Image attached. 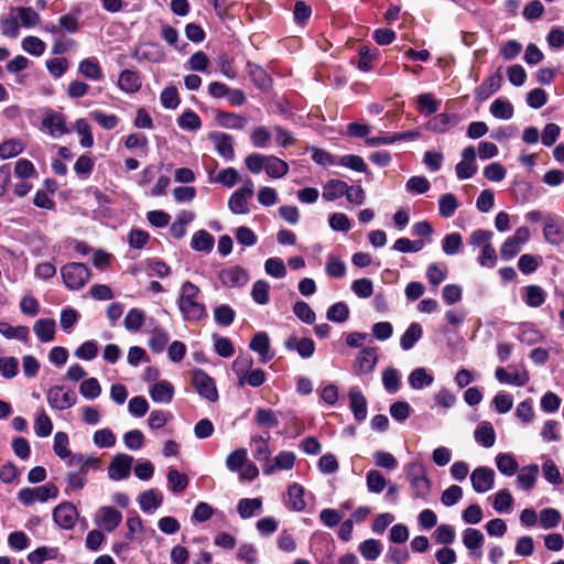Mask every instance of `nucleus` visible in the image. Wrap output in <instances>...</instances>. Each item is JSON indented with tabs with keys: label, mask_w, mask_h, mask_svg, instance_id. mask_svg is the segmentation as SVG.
Returning <instances> with one entry per match:
<instances>
[{
	"label": "nucleus",
	"mask_w": 564,
	"mask_h": 564,
	"mask_svg": "<svg viewBox=\"0 0 564 564\" xmlns=\"http://www.w3.org/2000/svg\"><path fill=\"white\" fill-rule=\"evenodd\" d=\"M56 323L52 318H41L34 323L33 330L42 343H48L54 339Z\"/></svg>",
	"instance_id": "obj_27"
},
{
	"label": "nucleus",
	"mask_w": 564,
	"mask_h": 564,
	"mask_svg": "<svg viewBox=\"0 0 564 564\" xmlns=\"http://www.w3.org/2000/svg\"><path fill=\"white\" fill-rule=\"evenodd\" d=\"M209 139L213 141L214 147L219 155L226 160L234 158L232 139L226 133L214 132L209 134Z\"/></svg>",
	"instance_id": "obj_24"
},
{
	"label": "nucleus",
	"mask_w": 564,
	"mask_h": 564,
	"mask_svg": "<svg viewBox=\"0 0 564 564\" xmlns=\"http://www.w3.org/2000/svg\"><path fill=\"white\" fill-rule=\"evenodd\" d=\"M358 551L365 560L375 561L380 556L382 546L378 540L368 539L359 544Z\"/></svg>",
	"instance_id": "obj_46"
},
{
	"label": "nucleus",
	"mask_w": 564,
	"mask_h": 564,
	"mask_svg": "<svg viewBox=\"0 0 564 564\" xmlns=\"http://www.w3.org/2000/svg\"><path fill=\"white\" fill-rule=\"evenodd\" d=\"M441 106V101L435 99L430 93H423L417 96V107L421 113H435Z\"/></svg>",
	"instance_id": "obj_54"
},
{
	"label": "nucleus",
	"mask_w": 564,
	"mask_h": 564,
	"mask_svg": "<svg viewBox=\"0 0 564 564\" xmlns=\"http://www.w3.org/2000/svg\"><path fill=\"white\" fill-rule=\"evenodd\" d=\"M378 355L375 348L362 349L355 359L354 368L358 375L371 373L377 365Z\"/></svg>",
	"instance_id": "obj_18"
},
{
	"label": "nucleus",
	"mask_w": 564,
	"mask_h": 564,
	"mask_svg": "<svg viewBox=\"0 0 564 564\" xmlns=\"http://www.w3.org/2000/svg\"><path fill=\"white\" fill-rule=\"evenodd\" d=\"M46 401L53 410L64 411L76 404L77 394L64 386H53L46 392Z\"/></svg>",
	"instance_id": "obj_4"
},
{
	"label": "nucleus",
	"mask_w": 564,
	"mask_h": 564,
	"mask_svg": "<svg viewBox=\"0 0 564 564\" xmlns=\"http://www.w3.org/2000/svg\"><path fill=\"white\" fill-rule=\"evenodd\" d=\"M337 163L356 172H366L367 164L364 159L355 154H346L338 158Z\"/></svg>",
	"instance_id": "obj_59"
},
{
	"label": "nucleus",
	"mask_w": 564,
	"mask_h": 564,
	"mask_svg": "<svg viewBox=\"0 0 564 564\" xmlns=\"http://www.w3.org/2000/svg\"><path fill=\"white\" fill-rule=\"evenodd\" d=\"M495 460L498 470L506 476L514 475L519 468V465L514 457L508 453L498 454Z\"/></svg>",
	"instance_id": "obj_42"
},
{
	"label": "nucleus",
	"mask_w": 564,
	"mask_h": 564,
	"mask_svg": "<svg viewBox=\"0 0 564 564\" xmlns=\"http://www.w3.org/2000/svg\"><path fill=\"white\" fill-rule=\"evenodd\" d=\"M490 113L495 118L508 120L513 116V107L508 100L497 98L490 105Z\"/></svg>",
	"instance_id": "obj_45"
},
{
	"label": "nucleus",
	"mask_w": 564,
	"mask_h": 564,
	"mask_svg": "<svg viewBox=\"0 0 564 564\" xmlns=\"http://www.w3.org/2000/svg\"><path fill=\"white\" fill-rule=\"evenodd\" d=\"M264 271L267 274L276 279H281L286 275V267L280 258H269L264 262Z\"/></svg>",
	"instance_id": "obj_63"
},
{
	"label": "nucleus",
	"mask_w": 564,
	"mask_h": 564,
	"mask_svg": "<svg viewBox=\"0 0 564 564\" xmlns=\"http://www.w3.org/2000/svg\"><path fill=\"white\" fill-rule=\"evenodd\" d=\"M531 232L529 228L522 226L517 228L513 236L509 237L500 248V256L503 260L513 259L530 240Z\"/></svg>",
	"instance_id": "obj_7"
},
{
	"label": "nucleus",
	"mask_w": 564,
	"mask_h": 564,
	"mask_svg": "<svg viewBox=\"0 0 564 564\" xmlns=\"http://www.w3.org/2000/svg\"><path fill=\"white\" fill-rule=\"evenodd\" d=\"M459 204L456 196L452 193L443 194L438 199V212L440 215L444 218H451Z\"/></svg>",
	"instance_id": "obj_44"
},
{
	"label": "nucleus",
	"mask_w": 564,
	"mask_h": 564,
	"mask_svg": "<svg viewBox=\"0 0 564 564\" xmlns=\"http://www.w3.org/2000/svg\"><path fill=\"white\" fill-rule=\"evenodd\" d=\"M20 21L15 13L10 11L9 14L0 18L1 34L7 37L15 39L20 33Z\"/></svg>",
	"instance_id": "obj_35"
},
{
	"label": "nucleus",
	"mask_w": 564,
	"mask_h": 564,
	"mask_svg": "<svg viewBox=\"0 0 564 564\" xmlns=\"http://www.w3.org/2000/svg\"><path fill=\"white\" fill-rule=\"evenodd\" d=\"M133 457L127 454H117L108 467V476L112 480H122L129 477Z\"/></svg>",
	"instance_id": "obj_14"
},
{
	"label": "nucleus",
	"mask_w": 564,
	"mask_h": 564,
	"mask_svg": "<svg viewBox=\"0 0 564 564\" xmlns=\"http://www.w3.org/2000/svg\"><path fill=\"white\" fill-rule=\"evenodd\" d=\"M53 431V423L44 410L36 413L34 421V432L39 437H46Z\"/></svg>",
	"instance_id": "obj_50"
},
{
	"label": "nucleus",
	"mask_w": 564,
	"mask_h": 564,
	"mask_svg": "<svg viewBox=\"0 0 564 564\" xmlns=\"http://www.w3.org/2000/svg\"><path fill=\"white\" fill-rule=\"evenodd\" d=\"M247 462V451L238 448L231 452L226 458V466L231 471H239Z\"/></svg>",
	"instance_id": "obj_61"
},
{
	"label": "nucleus",
	"mask_w": 564,
	"mask_h": 564,
	"mask_svg": "<svg viewBox=\"0 0 564 564\" xmlns=\"http://www.w3.org/2000/svg\"><path fill=\"white\" fill-rule=\"evenodd\" d=\"M67 464L72 467L78 468L77 471H88L89 467L98 466L100 460L93 456H84L82 454L69 455Z\"/></svg>",
	"instance_id": "obj_53"
},
{
	"label": "nucleus",
	"mask_w": 564,
	"mask_h": 564,
	"mask_svg": "<svg viewBox=\"0 0 564 564\" xmlns=\"http://www.w3.org/2000/svg\"><path fill=\"white\" fill-rule=\"evenodd\" d=\"M285 347L290 350H296L302 358H310L315 351V344L311 338H299L290 336L285 341Z\"/></svg>",
	"instance_id": "obj_25"
},
{
	"label": "nucleus",
	"mask_w": 564,
	"mask_h": 564,
	"mask_svg": "<svg viewBox=\"0 0 564 564\" xmlns=\"http://www.w3.org/2000/svg\"><path fill=\"white\" fill-rule=\"evenodd\" d=\"M382 384L390 393L399 391L401 386L399 371L391 367L384 369L382 372Z\"/></svg>",
	"instance_id": "obj_57"
},
{
	"label": "nucleus",
	"mask_w": 564,
	"mask_h": 564,
	"mask_svg": "<svg viewBox=\"0 0 564 564\" xmlns=\"http://www.w3.org/2000/svg\"><path fill=\"white\" fill-rule=\"evenodd\" d=\"M41 130L54 139H58L68 132L64 116L53 110L45 111Z\"/></svg>",
	"instance_id": "obj_10"
},
{
	"label": "nucleus",
	"mask_w": 564,
	"mask_h": 564,
	"mask_svg": "<svg viewBox=\"0 0 564 564\" xmlns=\"http://www.w3.org/2000/svg\"><path fill=\"white\" fill-rule=\"evenodd\" d=\"M539 470L540 468L536 464L522 467L517 477L519 486L525 491H531L535 487Z\"/></svg>",
	"instance_id": "obj_26"
},
{
	"label": "nucleus",
	"mask_w": 564,
	"mask_h": 564,
	"mask_svg": "<svg viewBox=\"0 0 564 564\" xmlns=\"http://www.w3.org/2000/svg\"><path fill=\"white\" fill-rule=\"evenodd\" d=\"M268 438L263 436H257L252 438V447L254 458L261 463L263 466H267V462H270L271 452L269 449Z\"/></svg>",
	"instance_id": "obj_47"
},
{
	"label": "nucleus",
	"mask_w": 564,
	"mask_h": 564,
	"mask_svg": "<svg viewBox=\"0 0 564 564\" xmlns=\"http://www.w3.org/2000/svg\"><path fill=\"white\" fill-rule=\"evenodd\" d=\"M144 322V313L139 308H131L123 321L126 329L129 332H137L141 328Z\"/></svg>",
	"instance_id": "obj_60"
},
{
	"label": "nucleus",
	"mask_w": 564,
	"mask_h": 564,
	"mask_svg": "<svg viewBox=\"0 0 564 564\" xmlns=\"http://www.w3.org/2000/svg\"><path fill=\"white\" fill-rule=\"evenodd\" d=\"M94 521L96 525L105 531L112 532L121 523L122 514L113 507L105 506L97 510Z\"/></svg>",
	"instance_id": "obj_11"
},
{
	"label": "nucleus",
	"mask_w": 564,
	"mask_h": 564,
	"mask_svg": "<svg viewBox=\"0 0 564 564\" xmlns=\"http://www.w3.org/2000/svg\"><path fill=\"white\" fill-rule=\"evenodd\" d=\"M53 518L59 528L70 530L76 524L78 511L72 502H62L55 507Z\"/></svg>",
	"instance_id": "obj_12"
},
{
	"label": "nucleus",
	"mask_w": 564,
	"mask_h": 564,
	"mask_svg": "<svg viewBox=\"0 0 564 564\" xmlns=\"http://www.w3.org/2000/svg\"><path fill=\"white\" fill-rule=\"evenodd\" d=\"M411 488L417 498H426L431 491V480L427 478L425 466L420 462H412L405 467Z\"/></svg>",
	"instance_id": "obj_2"
},
{
	"label": "nucleus",
	"mask_w": 564,
	"mask_h": 564,
	"mask_svg": "<svg viewBox=\"0 0 564 564\" xmlns=\"http://www.w3.org/2000/svg\"><path fill=\"white\" fill-rule=\"evenodd\" d=\"M25 149L23 140L18 138L6 139L0 143V159L8 160L18 156Z\"/></svg>",
	"instance_id": "obj_28"
},
{
	"label": "nucleus",
	"mask_w": 564,
	"mask_h": 564,
	"mask_svg": "<svg viewBox=\"0 0 564 564\" xmlns=\"http://www.w3.org/2000/svg\"><path fill=\"white\" fill-rule=\"evenodd\" d=\"M462 246L463 238L458 232H452L445 236L442 241V249L448 256L456 254L462 248Z\"/></svg>",
	"instance_id": "obj_62"
},
{
	"label": "nucleus",
	"mask_w": 564,
	"mask_h": 564,
	"mask_svg": "<svg viewBox=\"0 0 564 564\" xmlns=\"http://www.w3.org/2000/svg\"><path fill=\"white\" fill-rule=\"evenodd\" d=\"M192 383L202 398L210 402H215L218 399L216 384L213 378H210L205 371L194 370L192 375Z\"/></svg>",
	"instance_id": "obj_9"
},
{
	"label": "nucleus",
	"mask_w": 564,
	"mask_h": 564,
	"mask_svg": "<svg viewBox=\"0 0 564 564\" xmlns=\"http://www.w3.org/2000/svg\"><path fill=\"white\" fill-rule=\"evenodd\" d=\"M294 462L295 455L292 452H281L273 462H267V466H263V473L272 475L278 470H290L293 468Z\"/></svg>",
	"instance_id": "obj_20"
},
{
	"label": "nucleus",
	"mask_w": 564,
	"mask_h": 564,
	"mask_svg": "<svg viewBox=\"0 0 564 564\" xmlns=\"http://www.w3.org/2000/svg\"><path fill=\"white\" fill-rule=\"evenodd\" d=\"M409 384L414 390H421L425 387H430L434 378L423 367L415 368L408 377Z\"/></svg>",
	"instance_id": "obj_33"
},
{
	"label": "nucleus",
	"mask_w": 564,
	"mask_h": 564,
	"mask_svg": "<svg viewBox=\"0 0 564 564\" xmlns=\"http://www.w3.org/2000/svg\"><path fill=\"white\" fill-rule=\"evenodd\" d=\"M349 408L354 414V417L361 422L367 417V400L361 391L357 388H352L349 391Z\"/></svg>",
	"instance_id": "obj_23"
},
{
	"label": "nucleus",
	"mask_w": 564,
	"mask_h": 564,
	"mask_svg": "<svg viewBox=\"0 0 564 564\" xmlns=\"http://www.w3.org/2000/svg\"><path fill=\"white\" fill-rule=\"evenodd\" d=\"M58 496V489L53 484H46L35 488H22L18 492L19 501L24 506H31L36 501L45 502Z\"/></svg>",
	"instance_id": "obj_5"
},
{
	"label": "nucleus",
	"mask_w": 564,
	"mask_h": 564,
	"mask_svg": "<svg viewBox=\"0 0 564 564\" xmlns=\"http://www.w3.org/2000/svg\"><path fill=\"white\" fill-rule=\"evenodd\" d=\"M459 118L455 113L443 112L433 117L427 123L426 129L436 133H445L456 127Z\"/></svg>",
	"instance_id": "obj_19"
},
{
	"label": "nucleus",
	"mask_w": 564,
	"mask_h": 564,
	"mask_svg": "<svg viewBox=\"0 0 564 564\" xmlns=\"http://www.w3.org/2000/svg\"><path fill=\"white\" fill-rule=\"evenodd\" d=\"M200 290L189 281L181 286L178 308L188 322H197L206 317V307L199 300Z\"/></svg>",
	"instance_id": "obj_1"
},
{
	"label": "nucleus",
	"mask_w": 564,
	"mask_h": 564,
	"mask_svg": "<svg viewBox=\"0 0 564 564\" xmlns=\"http://www.w3.org/2000/svg\"><path fill=\"white\" fill-rule=\"evenodd\" d=\"M149 393L156 403H170L174 398V387L171 382L162 380L151 386Z\"/></svg>",
	"instance_id": "obj_22"
},
{
	"label": "nucleus",
	"mask_w": 564,
	"mask_h": 564,
	"mask_svg": "<svg viewBox=\"0 0 564 564\" xmlns=\"http://www.w3.org/2000/svg\"><path fill=\"white\" fill-rule=\"evenodd\" d=\"M484 534L477 529L468 528L463 532V543L465 547L471 553L477 551L480 552L484 545ZM480 554L481 553H479L478 556H480Z\"/></svg>",
	"instance_id": "obj_30"
},
{
	"label": "nucleus",
	"mask_w": 564,
	"mask_h": 564,
	"mask_svg": "<svg viewBox=\"0 0 564 564\" xmlns=\"http://www.w3.org/2000/svg\"><path fill=\"white\" fill-rule=\"evenodd\" d=\"M265 172L272 178H281L289 172V164L273 155L267 156Z\"/></svg>",
	"instance_id": "obj_39"
},
{
	"label": "nucleus",
	"mask_w": 564,
	"mask_h": 564,
	"mask_svg": "<svg viewBox=\"0 0 564 564\" xmlns=\"http://www.w3.org/2000/svg\"><path fill=\"white\" fill-rule=\"evenodd\" d=\"M352 292L360 299H368L373 294V283L370 279L361 278L351 283Z\"/></svg>",
	"instance_id": "obj_64"
},
{
	"label": "nucleus",
	"mask_w": 564,
	"mask_h": 564,
	"mask_svg": "<svg viewBox=\"0 0 564 564\" xmlns=\"http://www.w3.org/2000/svg\"><path fill=\"white\" fill-rule=\"evenodd\" d=\"M254 193V185L251 180H247L228 199V208L232 214L246 215L250 212L249 200Z\"/></svg>",
	"instance_id": "obj_6"
},
{
	"label": "nucleus",
	"mask_w": 564,
	"mask_h": 564,
	"mask_svg": "<svg viewBox=\"0 0 564 564\" xmlns=\"http://www.w3.org/2000/svg\"><path fill=\"white\" fill-rule=\"evenodd\" d=\"M133 55L139 61L160 63L164 59L163 47L158 43H142L134 48Z\"/></svg>",
	"instance_id": "obj_17"
},
{
	"label": "nucleus",
	"mask_w": 564,
	"mask_h": 564,
	"mask_svg": "<svg viewBox=\"0 0 564 564\" xmlns=\"http://www.w3.org/2000/svg\"><path fill=\"white\" fill-rule=\"evenodd\" d=\"M423 335L422 326L419 323H412L401 336L400 345L403 350H410L421 339Z\"/></svg>",
	"instance_id": "obj_34"
},
{
	"label": "nucleus",
	"mask_w": 564,
	"mask_h": 564,
	"mask_svg": "<svg viewBox=\"0 0 564 564\" xmlns=\"http://www.w3.org/2000/svg\"><path fill=\"white\" fill-rule=\"evenodd\" d=\"M262 508V500L260 498H245L237 505V510L242 519L251 518L256 511Z\"/></svg>",
	"instance_id": "obj_48"
},
{
	"label": "nucleus",
	"mask_w": 564,
	"mask_h": 564,
	"mask_svg": "<svg viewBox=\"0 0 564 564\" xmlns=\"http://www.w3.org/2000/svg\"><path fill=\"white\" fill-rule=\"evenodd\" d=\"M170 340L169 334L160 328L155 327L151 332V338L149 340V346L154 352H161L164 350L165 346Z\"/></svg>",
	"instance_id": "obj_56"
},
{
	"label": "nucleus",
	"mask_w": 564,
	"mask_h": 564,
	"mask_svg": "<svg viewBox=\"0 0 564 564\" xmlns=\"http://www.w3.org/2000/svg\"><path fill=\"white\" fill-rule=\"evenodd\" d=\"M118 85L126 93H135L141 87V80L135 72L126 69L120 74Z\"/></svg>",
	"instance_id": "obj_40"
},
{
	"label": "nucleus",
	"mask_w": 564,
	"mask_h": 564,
	"mask_svg": "<svg viewBox=\"0 0 564 564\" xmlns=\"http://www.w3.org/2000/svg\"><path fill=\"white\" fill-rule=\"evenodd\" d=\"M495 471L486 466L477 467L470 475L473 489L478 494L488 492L495 485Z\"/></svg>",
	"instance_id": "obj_13"
},
{
	"label": "nucleus",
	"mask_w": 564,
	"mask_h": 564,
	"mask_svg": "<svg viewBox=\"0 0 564 564\" xmlns=\"http://www.w3.org/2000/svg\"><path fill=\"white\" fill-rule=\"evenodd\" d=\"M270 284L264 280H258L253 283L251 289V297L259 305L269 303Z\"/></svg>",
	"instance_id": "obj_55"
},
{
	"label": "nucleus",
	"mask_w": 564,
	"mask_h": 564,
	"mask_svg": "<svg viewBox=\"0 0 564 564\" xmlns=\"http://www.w3.org/2000/svg\"><path fill=\"white\" fill-rule=\"evenodd\" d=\"M215 120L218 126L226 129L241 130L246 127L247 123V119L245 117L226 111L217 112Z\"/></svg>",
	"instance_id": "obj_29"
},
{
	"label": "nucleus",
	"mask_w": 564,
	"mask_h": 564,
	"mask_svg": "<svg viewBox=\"0 0 564 564\" xmlns=\"http://www.w3.org/2000/svg\"><path fill=\"white\" fill-rule=\"evenodd\" d=\"M477 171L476 151L469 145L462 152V161L456 165V175L460 180L470 178Z\"/></svg>",
	"instance_id": "obj_15"
},
{
	"label": "nucleus",
	"mask_w": 564,
	"mask_h": 564,
	"mask_svg": "<svg viewBox=\"0 0 564 564\" xmlns=\"http://www.w3.org/2000/svg\"><path fill=\"white\" fill-rule=\"evenodd\" d=\"M495 377L499 382L514 387H523L530 380L527 369L517 366H508V368L499 367L495 371Z\"/></svg>",
	"instance_id": "obj_8"
},
{
	"label": "nucleus",
	"mask_w": 564,
	"mask_h": 564,
	"mask_svg": "<svg viewBox=\"0 0 564 564\" xmlns=\"http://www.w3.org/2000/svg\"><path fill=\"white\" fill-rule=\"evenodd\" d=\"M475 440L484 447H491L496 442V433L489 422H481L475 430Z\"/></svg>",
	"instance_id": "obj_38"
},
{
	"label": "nucleus",
	"mask_w": 564,
	"mask_h": 564,
	"mask_svg": "<svg viewBox=\"0 0 564 564\" xmlns=\"http://www.w3.org/2000/svg\"><path fill=\"white\" fill-rule=\"evenodd\" d=\"M79 72L86 78L93 80H100L102 78V72L99 66V63L96 58H85L79 63Z\"/></svg>",
	"instance_id": "obj_43"
},
{
	"label": "nucleus",
	"mask_w": 564,
	"mask_h": 564,
	"mask_svg": "<svg viewBox=\"0 0 564 564\" xmlns=\"http://www.w3.org/2000/svg\"><path fill=\"white\" fill-rule=\"evenodd\" d=\"M61 274L65 285L69 290H79L90 279L89 269L85 264L78 262H72L64 265L61 269Z\"/></svg>",
	"instance_id": "obj_3"
},
{
	"label": "nucleus",
	"mask_w": 564,
	"mask_h": 564,
	"mask_svg": "<svg viewBox=\"0 0 564 564\" xmlns=\"http://www.w3.org/2000/svg\"><path fill=\"white\" fill-rule=\"evenodd\" d=\"M21 46L23 51L33 56H41L46 48L45 43L36 36H26L22 40Z\"/></svg>",
	"instance_id": "obj_58"
},
{
	"label": "nucleus",
	"mask_w": 564,
	"mask_h": 564,
	"mask_svg": "<svg viewBox=\"0 0 564 564\" xmlns=\"http://www.w3.org/2000/svg\"><path fill=\"white\" fill-rule=\"evenodd\" d=\"M219 280L225 286L240 288L248 283L249 275L240 267H230L220 271Z\"/></svg>",
	"instance_id": "obj_16"
},
{
	"label": "nucleus",
	"mask_w": 564,
	"mask_h": 564,
	"mask_svg": "<svg viewBox=\"0 0 564 564\" xmlns=\"http://www.w3.org/2000/svg\"><path fill=\"white\" fill-rule=\"evenodd\" d=\"M502 83V76L500 70L489 76L484 83L477 87L475 96L478 100L484 101L488 99L492 94L499 90Z\"/></svg>",
	"instance_id": "obj_21"
},
{
	"label": "nucleus",
	"mask_w": 564,
	"mask_h": 564,
	"mask_svg": "<svg viewBox=\"0 0 564 564\" xmlns=\"http://www.w3.org/2000/svg\"><path fill=\"white\" fill-rule=\"evenodd\" d=\"M251 367H252V359L249 357L239 356L234 360L231 368H232V371L238 377L239 386L242 387L246 384V376L250 371Z\"/></svg>",
	"instance_id": "obj_52"
},
{
	"label": "nucleus",
	"mask_w": 564,
	"mask_h": 564,
	"mask_svg": "<svg viewBox=\"0 0 564 564\" xmlns=\"http://www.w3.org/2000/svg\"><path fill=\"white\" fill-rule=\"evenodd\" d=\"M288 506L294 511H302L305 509L306 502L304 500V488L299 484H293L288 489Z\"/></svg>",
	"instance_id": "obj_41"
},
{
	"label": "nucleus",
	"mask_w": 564,
	"mask_h": 564,
	"mask_svg": "<svg viewBox=\"0 0 564 564\" xmlns=\"http://www.w3.org/2000/svg\"><path fill=\"white\" fill-rule=\"evenodd\" d=\"M250 349L259 352L262 356L263 361H265L268 358H270V356H269L270 339H269L268 334L264 332L257 333L250 343Z\"/></svg>",
	"instance_id": "obj_51"
},
{
	"label": "nucleus",
	"mask_w": 564,
	"mask_h": 564,
	"mask_svg": "<svg viewBox=\"0 0 564 564\" xmlns=\"http://www.w3.org/2000/svg\"><path fill=\"white\" fill-rule=\"evenodd\" d=\"M191 246L196 251L209 252L214 246V237L206 230L194 234Z\"/></svg>",
	"instance_id": "obj_49"
},
{
	"label": "nucleus",
	"mask_w": 564,
	"mask_h": 564,
	"mask_svg": "<svg viewBox=\"0 0 564 564\" xmlns=\"http://www.w3.org/2000/svg\"><path fill=\"white\" fill-rule=\"evenodd\" d=\"M12 13H15L20 24L24 28H33L39 24L41 18L40 14L33 8L17 7L11 9Z\"/></svg>",
	"instance_id": "obj_36"
},
{
	"label": "nucleus",
	"mask_w": 564,
	"mask_h": 564,
	"mask_svg": "<svg viewBox=\"0 0 564 564\" xmlns=\"http://www.w3.org/2000/svg\"><path fill=\"white\" fill-rule=\"evenodd\" d=\"M347 192V183L340 180L333 178L326 183L323 189V198L327 202H333L345 195Z\"/></svg>",
	"instance_id": "obj_37"
},
{
	"label": "nucleus",
	"mask_w": 564,
	"mask_h": 564,
	"mask_svg": "<svg viewBox=\"0 0 564 564\" xmlns=\"http://www.w3.org/2000/svg\"><path fill=\"white\" fill-rule=\"evenodd\" d=\"M546 299V292L539 285H528L523 289V301L530 307H540Z\"/></svg>",
	"instance_id": "obj_31"
},
{
	"label": "nucleus",
	"mask_w": 564,
	"mask_h": 564,
	"mask_svg": "<svg viewBox=\"0 0 564 564\" xmlns=\"http://www.w3.org/2000/svg\"><path fill=\"white\" fill-rule=\"evenodd\" d=\"M163 498L155 489L143 491L139 496V505L142 511L150 512L161 507Z\"/></svg>",
	"instance_id": "obj_32"
}]
</instances>
